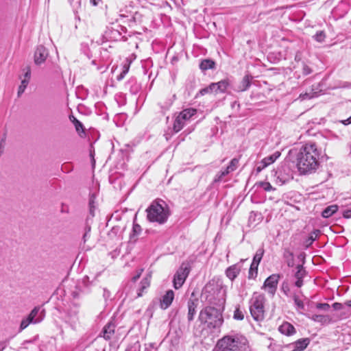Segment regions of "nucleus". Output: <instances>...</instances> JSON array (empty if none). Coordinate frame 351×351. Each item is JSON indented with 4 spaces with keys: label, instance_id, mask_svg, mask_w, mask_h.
<instances>
[{
    "label": "nucleus",
    "instance_id": "63",
    "mask_svg": "<svg viewBox=\"0 0 351 351\" xmlns=\"http://www.w3.org/2000/svg\"><path fill=\"white\" fill-rule=\"evenodd\" d=\"M289 176L288 174L287 178H280V180H282V182H285L286 180L289 179Z\"/></svg>",
    "mask_w": 351,
    "mask_h": 351
},
{
    "label": "nucleus",
    "instance_id": "47",
    "mask_svg": "<svg viewBox=\"0 0 351 351\" xmlns=\"http://www.w3.org/2000/svg\"><path fill=\"white\" fill-rule=\"evenodd\" d=\"M282 328H285V329H291V330L295 329L294 327L292 325H291L290 324H288V323H287L285 325L280 326L278 328V329H282Z\"/></svg>",
    "mask_w": 351,
    "mask_h": 351
},
{
    "label": "nucleus",
    "instance_id": "3",
    "mask_svg": "<svg viewBox=\"0 0 351 351\" xmlns=\"http://www.w3.org/2000/svg\"><path fill=\"white\" fill-rule=\"evenodd\" d=\"M146 212L149 221L159 224L165 223L170 215L169 206L162 200L154 201L146 209Z\"/></svg>",
    "mask_w": 351,
    "mask_h": 351
},
{
    "label": "nucleus",
    "instance_id": "60",
    "mask_svg": "<svg viewBox=\"0 0 351 351\" xmlns=\"http://www.w3.org/2000/svg\"><path fill=\"white\" fill-rule=\"evenodd\" d=\"M89 231H90V228L88 229V232L84 233V234L83 236V239H84V242L86 241V238H87L88 235Z\"/></svg>",
    "mask_w": 351,
    "mask_h": 351
},
{
    "label": "nucleus",
    "instance_id": "11",
    "mask_svg": "<svg viewBox=\"0 0 351 351\" xmlns=\"http://www.w3.org/2000/svg\"><path fill=\"white\" fill-rule=\"evenodd\" d=\"M174 292L169 289L162 296L160 301V306L162 309H167L172 304L174 299Z\"/></svg>",
    "mask_w": 351,
    "mask_h": 351
},
{
    "label": "nucleus",
    "instance_id": "28",
    "mask_svg": "<svg viewBox=\"0 0 351 351\" xmlns=\"http://www.w3.org/2000/svg\"><path fill=\"white\" fill-rule=\"evenodd\" d=\"M312 319L315 322H321V323L326 322L328 320V317L327 316L322 315H315L313 316Z\"/></svg>",
    "mask_w": 351,
    "mask_h": 351
},
{
    "label": "nucleus",
    "instance_id": "53",
    "mask_svg": "<svg viewBox=\"0 0 351 351\" xmlns=\"http://www.w3.org/2000/svg\"><path fill=\"white\" fill-rule=\"evenodd\" d=\"M256 276H255L254 270H249V275L248 278H254Z\"/></svg>",
    "mask_w": 351,
    "mask_h": 351
},
{
    "label": "nucleus",
    "instance_id": "38",
    "mask_svg": "<svg viewBox=\"0 0 351 351\" xmlns=\"http://www.w3.org/2000/svg\"><path fill=\"white\" fill-rule=\"evenodd\" d=\"M346 306L344 303H339V302H335L332 304V307L335 310H341Z\"/></svg>",
    "mask_w": 351,
    "mask_h": 351
},
{
    "label": "nucleus",
    "instance_id": "44",
    "mask_svg": "<svg viewBox=\"0 0 351 351\" xmlns=\"http://www.w3.org/2000/svg\"><path fill=\"white\" fill-rule=\"evenodd\" d=\"M302 100L311 99L313 97V95H311L310 93H304V94H300L299 97Z\"/></svg>",
    "mask_w": 351,
    "mask_h": 351
},
{
    "label": "nucleus",
    "instance_id": "54",
    "mask_svg": "<svg viewBox=\"0 0 351 351\" xmlns=\"http://www.w3.org/2000/svg\"><path fill=\"white\" fill-rule=\"evenodd\" d=\"M30 74H31L30 69H28V70L25 73V79L29 80V77H30Z\"/></svg>",
    "mask_w": 351,
    "mask_h": 351
},
{
    "label": "nucleus",
    "instance_id": "31",
    "mask_svg": "<svg viewBox=\"0 0 351 351\" xmlns=\"http://www.w3.org/2000/svg\"><path fill=\"white\" fill-rule=\"evenodd\" d=\"M244 317L243 312L239 308H236L234 312V318L238 320H242Z\"/></svg>",
    "mask_w": 351,
    "mask_h": 351
},
{
    "label": "nucleus",
    "instance_id": "45",
    "mask_svg": "<svg viewBox=\"0 0 351 351\" xmlns=\"http://www.w3.org/2000/svg\"><path fill=\"white\" fill-rule=\"evenodd\" d=\"M103 296L106 300L110 297V292L106 288L103 289Z\"/></svg>",
    "mask_w": 351,
    "mask_h": 351
},
{
    "label": "nucleus",
    "instance_id": "59",
    "mask_svg": "<svg viewBox=\"0 0 351 351\" xmlns=\"http://www.w3.org/2000/svg\"><path fill=\"white\" fill-rule=\"evenodd\" d=\"M140 276H141V272L139 274H138L137 275H136L135 276H134L132 280L134 281H136L140 278Z\"/></svg>",
    "mask_w": 351,
    "mask_h": 351
},
{
    "label": "nucleus",
    "instance_id": "49",
    "mask_svg": "<svg viewBox=\"0 0 351 351\" xmlns=\"http://www.w3.org/2000/svg\"><path fill=\"white\" fill-rule=\"evenodd\" d=\"M199 93L202 95H206L207 93H210V90L208 89V86L204 88L201 89L200 91H199Z\"/></svg>",
    "mask_w": 351,
    "mask_h": 351
},
{
    "label": "nucleus",
    "instance_id": "33",
    "mask_svg": "<svg viewBox=\"0 0 351 351\" xmlns=\"http://www.w3.org/2000/svg\"><path fill=\"white\" fill-rule=\"evenodd\" d=\"M316 307H317V308H318L319 310L326 311L329 310L330 305L327 303H317L316 304Z\"/></svg>",
    "mask_w": 351,
    "mask_h": 351
},
{
    "label": "nucleus",
    "instance_id": "1",
    "mask_svg": "<svg viewBox=\"0 0 351 351\" xmlns=\"http://www.w3.org/2000/svg\"><path fill=\"white\" fill-rule=\"evenodd\" d=\"M202 298L209 306L200 311L199 320L210 329L220 328L223 322L221 312L226 302V291L219 285L209 282L204 287Z\"/></svg>",
    "mask_w": 351,
    "mask_h": 351
},
{
    "label": "nucleus",
    "instance_id": "17",
    "mask_svg": "<svg viewBox=\"0 0 351 351\" xmlns=\"http://www.w3.org/2000/svg\"><path fill=\"white\" fill-rule=\"evenodd\" d=\"M338 210L337 205H331L326 207L322 213V216L324 218H328L335 213Z\"/></svg>",
    "mask_w": 351,
    "mask_h": 351
},
{
    "label": "nucleus",
    "instance_id": "41",
    "mask_svg": "<svg viewBox=\"0 0 351 351\" xmlns=\"http://www.w3.org/2000/svg\"><path fill=\"white\" fill-rule=\"evenodd\" d=\"M258 263H255L254 261H252L251 265H250V270H254V274H255V276L257 275V273H258Z\"/></svg>",
    "mask_w": 351,
    "mask_h": 351
},
{
    "label": "nucleus",
    "instance_id": "18",
    "mask_svg": "<svg viewBox=\"0 0 351 351\" xmlns=\"http://www.w3.org/2000/svg\"><path fill=\"white\" fill-rule=\"evenodd\" d=\"M215 62L210 59H205L200 63L199 67L202 70L206 71L208 69H212L215 67Z\"/></svg>",
    "mask_w": 351,
    "mask_h": 351
},
{
    "label": "nucleus",
    "instance_id": "46",
    "mask_svg": "<svg viewBox=\"0 0 351 351\" xmlns=\"http://www.w3.org/2000/svg\"><path fill=\"white\" fill-rule=\"evenodd\" d=\"M115 324L113 322V320H110L104 328V330L110 329L111 327H115Z\"/></svg>",
    "mask_w": 351,
    "mask_h": 351
},
{
    "label": "nucleus",
    "instance_id": "52",
    "mask_svg": "<svg viewBox=\"0 0 351 351\" xmlns=\"http://www.w3.org/2000/svg\"><path fill=\"white\" fill-rule=\"evenodd\" d=\"M141 284H142V289H145L147 288V287H149V282L147 281V279H144L142 282H141Z\"/></svg>",
    "mask_w": 351,
    "mask_h": 351
},
{
    "label": "nucleus",
    "instance_id": "64",
    "mask_svg": "<svg viewBox=\"0 0 351 351\" xmlns=\"http://www.w3.org/2000/svg\"><path fill=\"white\" fill-rule=\"evenodd\" d=\"M276 173L278 174V178H280L281 176V169H278Z\"/></svg>",
    "mask_w": 351,
    "mask_h": 351
},
{
    "label": "nucleus",
    "instance_id": "23",
    "mask_svg": "<svg viewBox=\"0 0 351 351\" xmlns=\"http://www.w3.org/2000/svg\"><path fill=\"white\" fill-rule=\"evenodd\" d=\"M254 186L263 188L265 191H270L274 189L269 182L263 181L256 182Z\"/></svg>",
    "mask_w": 351,
    "mask_h": 351
},
{
    "label": "nucleus",
    "instance_id": "61",
    "mask_svg": "<svg viewBox=\"0 0 351 351\" xmlns=\"http://www.w3.org/2000/svg\"><path fill=\"white\" fill-rule=\"evenodd\" d=\"M94 203V201L93 199L91 198L89 201V205H90V210L92 209V208L93 207V204Z\"/></svg>",
    "mask_w": 351,
    "mask_h": 351
},
{
    "label": "nucleus",
    "instance_id": "13",
    "mask_svg": "<svg viewBox=\"0 0 351 351\" xmlns=\"http://www.w3.org/2000/svg\"><path fill=\"white\" fill-rule=\"evenodd\" d=\"M241 271V266L237 263L228 267L226 269V276L231 280L233 281L239 274Z\"/></svg>",
    "mask_w": 351,
    "mask_h": 351
},
{
    "label": "nucleus",
    "instance_id": "26",
    "mask_svg": "<svg viewBox=\"0 0 351 351\" xmlns=\"http://www.w3.org/2000/svg\"><path fill=\"white\" fill-rule=\"evenodd\" d=\"M313 38L317 42L322 43L325 40L326 34L323 31H319L313 36Z\"/></svg>",
    "mask_w": 351,
    "mask_h": 351
},
{
    "label": "nucleus",
    "instance_id": "35",
    "mask_svg": "<svg viewBox=\"0 0 351 351\" xmlns=\"http://www.w3.org/2000/svg\"><path fill=\"white\" fill-rule=\"evenodd\" d=\"M227 176V174L225 173V171L224 170L223 171H221L220 172H219L216 175V176L215 178V182H219V181H221L222 180V178L224 176Z\"/></svg>",
    "mask_w": 351,
    "mask_h": 351
},
{
    "label": "nucleus",
    "instance_id": "15",
    "mask_svg": "<svg viewBox=\"0 0 351 351\" xmlns=\"http://www.w3.org/2000/svg\"><path fill=\"white\" fill-rule=\"evenodd\" d=\"M252 77L249 75H246L243 77L240 85L238 86L237 91H245L249 88L251 85V80Z\"/></svg>",
    "mask_w": 351,
    "mask_h": 351
},
{
    "label": "nucleus",
    "instance_id": "55",
    "mask_svg": "<svg viewBox=\"0 0 351 351\" xmlns=\"http://www.w3.org/2000/svg\"><path fill=\"white\" fill-rule=\"evenodd\" d=\"M344 304L346 305V306L351 308V300H346L344 302Z\"/></svg>",
    "mask_w": 351,
    "mask_h": 351
},
{
    "label": "nucleus",
    "instance_id": "8",
    "mask_svg": "<svg viewBox=\"0 0 351 351\" xmlns=\"http://www.w3.org/2000/svg\"><path fill=\"white\" fill-rule=\"evenodd\" d=\"M310 339L308 338H303L298 341L284 346L281 351H304L308 344Z\"/></svg>",
    "mask_w": 351,
    "mask_h": 351
},
{
    "label": "nucleus",
    "instance_id": "34",
    "mask_svg": "<svg viewBox=\"0 0 351 351\" xmlns=\"http://www.w3.org/2000/svg\"><path fill=\"white\" fill-rule=\"evenodd\" d=\"M239 160L237 158H233L230 162V165L228 166V167H230L232 169V171H234L238 165Z\"/></svg>",
    "mask_w": 351,
    "mask_h": 351
},
{
    "label": "nucleus",
    "instance_id": "50",
    "mask_svg": "<svg viewBox=\"0 0 351 351\" xmlns=\"http://www.w3.org/2000/svg\"><path fill=\"white\" fill-rule=\"evenodd\" d=\"M341 123H343L345 125H348L351 123V116L348 118L347 119L341 120L340 121Z\"/></svg>",
    "mask_w": 351,
    "mask_h": 351
},
{
    "label": "nucleus",
    "instance_id": "2",
    "mask_svg": "<svg viewBox=\"0 0 351 351\" xmlns=\"http://www.w3.org/2000/svg\"><path fill=\"white\" fill-rule=\"evenodd\" d=\"M320 153L315 143L302 145L296 156V166L300 174L312 173L319 167Z\"/></svg>",
    "mask_w": 351,
    "mask_h": 351
},
{
    "label": "nucleus",
    "instance_id": "6",
    "mask_svg": "<svg viewBox=\"0 0 351 351\" xmlns=\"http://www.w3.org/2000/svg\"><path fill=\"white\" fill-rule=\"evenodd\" d=\"M45 317V311L40 306H35L21 322L19 329H25L30 324L40 323Z\"/></svg>",
    "mask_w": 351,
    "mask_h": 351
},
{
    "label": "nucleus",
    "instance_id": "27",
    "mask_svg": "<svg viewBox=\"0 0 351 351\" xmlns=\"http://www.w3.org/2000/svg\"><path fill=\"white\" fill-rule=\"evenodd\" d=\"M293 298V300H294V302H295V304L298 310H303L304 308V304L303 302L299 299L298 296L296 295H294Z\"/></svg>",
    "mask_w": 351,
    "mask_h": 351
},
{
    "label": "nucleus",
    "instance_id": "12",
    "mask_svg": "<svg viewBox=\"0 0 351 351\" xmlns=\"http://www.w3.org/2000/svg\"><path fill=\"white\" fill-rule=\"evenodd\" d=\"M199 303V300L197 298H190L187 302V319L189 322L192 321L194 318L195 315L197 312V307Z\"/></svg>",
    "mask_w": 351,
    "mask_h": 351
},
{
    "label": "nucleus",
    "instance_id": "43",
    "mask_svg": "<svg viewBox=\"0 0 351 351\" xmlns=\"http://www.w3.org/2000/svg\"><path fill=\"white\" fill-rule=\"evenodd\" d=\"M267 167V165H265V163H263V161L259 163V165L256 167V171L258 173L261 172L263 169H265Z\"/></svg>",
    "mask_w": 351,
    "mask_h": 351
},
{
    "label": "nucleus",
    "instance_id": "57",
    "mask_svg": "<svg viewBox=\"0 0 351 351\" xmlns=\"http://www.w3.org/2000/svg\"><path fill=\"white\" fill-rule=\"evenodd\" d=\"M100 1H101V0H90V3H91L93 5L96 6V5H98V3H99V2Z\"/></svg>",
    "mask_w": 351,
    "mask_h": 351
},
{
    "label": "nucleus",
    "instance_id": "62",
    "mask_svg": "<svg viewBox=\"0 0 351 351\" xmlns=\"http://www.w3.org/2000/svg\"><path fill=\"white\" fill-rule=\"evenodd\" d=\"M125 351H139V350L138 349H136V348H131L127 349Z\"/></svg>",
    "mask_w": 351,
    "mask_h": 351
},
{
    "label": "nucleus",
    "instance_id": "39",
    "mask_svg": "<svg viewBox=\"0 0 351 351\" xmlns=\"http://www.w3.org/2000/svg\"><path fill=\"white\" fill-rule=\"evenodd\" d=\"M208 89L210 90V93H218L216 83H211L208 86Z\"/></svg>",
    "mask_w": 351,
    "mask_h": 351
},
{
    "label": "nucleus",
    "instance_id": "58",
    "mask_svg": "<svg viewBox=\"0 0 351 351\" xmlns=\"http://www.w3.org/2000/svg\"><path fill=\"white\" fill-rule=\"evenodd\" d=\"M282 290L283 291L285 292V293L286 295H287V291H289V287L287 286L285 287L284 285L282 286Z\"/></svg>",
    "mask_w": 351,
    "mask_h": 351
},
{
    "label": "nucleus",
    "instance_id": "19",
    "mask_svg": "<svg viewBox=\"0 0 351 351\" xmlns=\"http://www.w3.org/2000/svg\"><path fill=\"white\" fill-rule=\"evenodd\" d=\"M185 124V121L181 119L180 115L178 114L176 118L173 123V130L176 132H178L180 131Z\"/></svg>",
    "mask_w": 351,
    "mask_h": 351
},
{
    "label": "nucleus",
    "instance_id": "56",
    "mask_svg": "<svg viewBox=\"0 0 351 351\" xmlns=\"http://www.w3.org/2000/svg\"><path fill=\"white\" fill-rule=\"evenodd\" d=\"M224 171H225V173H226L228 175V173H230V172L232 171V169L227 167Z\"/></svg>",
    "mask_w": 351,
    "mask_h": 351
},
{
    "label": "nucleus",
    "instance_id": "32",
    "mask_svg": "<svg viewBox=\"0 0 351 351\" xmlns=\"http://www.w3.org/2000/svg\"><path fill=\"white\" fill-rule=\"evenodd\" d=\"M102 333H103L102 337L105 339L109 340L111 339L112 336L114 335V330H103Z\"/></svg>",
    "mask_w": 351,
    "mask_h": 351
},
{
    "label": "nucleus",
    "instance_id": "37",
    "mask_svg": "<svg viewBox=\"0 0 351 351\" xmlns=\"http://www.w3.org/2000/svg\"><path fill=\"white\" fill-rule=\"evenodd\" d=\"M73 123H74V125H75V129L77 132H80V130H82L83 129V125H82V123L78 121L77 119H76L75 118H74V121H73Z\"/></svg>",
    "mask_w": 351,
    "mask_h": 351
},
{
    "label": "nucleus",
    "instance_id": "16",
    "mask_svg": "<svg viewBox=\"0 0 351 351\" xmlns=\"http://www.w3.org/2000/svg\"><path fill=\"white\" fill-rule=\"evenodd\" d=\"M196 112V110L194 108H187L180 112L179 115L186 122L195 115Z\"/></svg>",
    "mask_w": 351,
    "mask_h": 351
},
{
    "label": "nucleus",
    "instance_id": "5",
    "mask_svg": "<svg viewBox=\"0 0 351 351\" xmlns=\"http://www.w3.org/2000/svg\"><path fill=\"white\" fill-rule=\"evenodd\" d=\"M265 298L263 294L254 293L250 300V311L256 321H261L265 315Z\"/></svg>",
    "mask_w": 351,
    "mask_h": 351
},
{
    "label": "nucleus",
    "instance_id": "22",
    "mask_svg": "<svg viewBox=\"0 0 351 351\" xmlns=\"http://www.w3.org/2000/svg\"><path fill=\"white\" fill-rule=\"evenodd\" d=\"M280 156L279 152H276L274 154L266 157L262 160L263 163H265V165H267V167L270 164L273 163Z\"/></svg>",
    "mask_w": 351,
    "mask_h": 351
},
{
    "label": "nucleus",
    "instance_id": "36",
    "mask_svg": "<svg viewBox=\"0 0 351 351\" xmlns=\"http://www.w3.org/2000/svg\"><path fill=\"white\" fill-rule=\"evenodd\" d=\"M287 256L291 257L290 260H287V265L289 267H293L294 265L293 259V254L289 252H287V253L285 254V257H287Z\"/></svg>",
    "mask_w": 351,
    "mask_h": 351
},
{
    "label": "nucleus",
    "instance_id": "29",
    "mask_svg": "<svg viewBox=\"0 0 351 351\" xmlns=\"http://www.w3.org/2000/svg\"><path fill=\"white\" fill-rule=\"evenodd\" d=\"M319 234L320 230H315L312 232H311L308 239L310 241L311 244L317 239Z\"/></svg>",
    "mask_w": 351,
    "mask_h": 351
},
{
    "label": "nucleus",
    "instance_id": "4",
    "mask_svg": "<svg viewBox=\"0 0 351 351\" xmlns=\"http://www.w3.org/2000/svg\"><path fill=\"white\" fill-rule=\"evenodd\" d=\"M248 347V341L245 337L227 336L218 341L213 351H247Z\"/></svg>",
    "mask_w": 351,
    "mask_h": 351
},
{
    "label": "nucleus",
    "instance_id": "30",
    "mask_svg": "<svg viewBox=\"0 0 351 351\" xmlns=\"http://www.w3.org/2000/svg\"><path fill=\"white\" fill-rule=\"evenodd\" d=\"M141 232V227L138 224H134L131 238L138 235Z\"/></svg>",
    "mask_w": 351,
    "mask_h": 351
},
{
    "label": "nucleus",
    "instance_id": "7",
    "mask_svg": "<svg viewBox=\"0 0 351 351\" xmlns=\"http://www.w3.org/2000/svg\"><path fill=\"white\" fill-rule=\"evenodd\" d=\"M190 273V268L187 265L182 263L173 276V287L178 289L184 285Z\"/></svg>",
    "mask_w": 351,
    "mask_h": 351
},
{
    "label": "nucleus",
    "instance_id": "48",
    "mask_svg": "<svg viewBox=\"0 0 351 351\" xmlns=\"http://www.w3.org/2000/svg\"><path fill=\"white\" fill-rule=\"evenodd\" d=\"M281 332L287 336H291L292 335H293L295 332V330H280Z\"/></svg>",
    "mask_w": 351,
    "mask_h": 351
},
{
    "label": "nucleus",
    "instance_id": "20",
    "mask_svg": "<svg viewBox=\"0 0 351 351\" xmlns=\"http://www.w3.org/2000/svg\"><path fill=\"white\" fill-rule=\"evenodd\" d=\"M218 93H224L229 86L228 80H221L216 83Z\"/></svg>",
    "mask_w": 351,
    "mask_h": 351
},
{
    "label": "nucleus",
    "instance_id": "10",
    "mask_svg": "<svg viewBox=\"0 0 351 351\" xmlns=\"http://www.w3.org/2000/svg\"><path fill=\"white\" fill-rule=\"evenodd\" d=\"M49 56L48 50L43 45L37 47L34 52V62L39 65L43 64Z\"/></svg>",
    "mask_w": 351,
    "mask_h": 351
},
{
    "label": "nucleus",
    "instance_id": "14",
    "mask_svg": "<svg viewBox=\"0 0 351 351\" xmlns=\"http://www.w3.org/2000/svg\"><path fill=\"white\" fill-rule=\"evenodd\" d=\"M297 271L295 272L294 276L296 278V281L295 282V285L297 287H301L303 285V278L306 276V271L304 269L303 266L301 265H298L296 267Z\"/></svg>",
    "mask_w": 351,
    "mask_h": 351
},
{
    "label": "nucleus",
    "instance_id": "25",
    "mask_svg": "<svg viewBox=\"0 0 351 351\" xmlns=\"http://www.w3.org/2000/svg\"><path fill=\"white\" fill-rule=\"evenodd\" d=\"M28 84V80L24 79L21 81V85L19 86L18 90V97H20L24 93Z\"/></svg>",
    "mask_w": 351,
    "mask_h": 351
},
{
    "label": "nucleus",
    "instance_id": "21",
    "mask_svg": "<svg viewBox=\"0 0 351 351\" xmlns=\"http://www.w3.org/2000/svg\"><path fill=\"white\" fill-rule=\"evenodd\" d=\"M130 62L127 59L126 62L123 66V70L122 72L117 76V80L120 81L123 80L125 77V75L128 73L130 66Z\"/></svg>",
    "mask_w": 351,
    "mask_h": 351
},
{
    "label": "nucleus",
    "instance_id": "40",
    "mask_svg": "<svg viewBox=\"0 0 351 351\" xmlns=\"http://www.w3.org/2000/svg\"><path fill=\"white\" fill-rule=\"evenodd\" d=\"M311 72H312L311 69L306 64H304L303 69H302L303 74L306 75L311 73Z\"/></svg>",
    "mask_w": 351,
    "mask_h": 351
},
{
    "label": "nucleus",
    "instance_id": "9",
    "mask_svg": "<svg viewBox=\"0 0 351 351\" xmlns=\"http://www.w3.org/2000/svg\"><path fill=\"white\" fill-rule=\"evenodd\" d=\"M279 278L280 276L277 274H272L269 276L265 280L263 288L265 289L269 294L274 295L277 289Z\"/></svg>",
    "mask_w": 351,
    "mask_h": 351
},
{
    "label": "nucleus",
    "instance_id": "24",
    "mask_svg": "<svg viewBox=\"0 0 351 351\" xmlns=\"http://www.w3.org/2000/svg\"><path fill=\"white\" fill-rule=\"evenodd\" d=\"M263 254H264V250L263 248L258 249L256 251V252L253 258L252 261L259 264L263 258Z\"/></svg>",
    "mask_w": 351,
    "mask_h": 351
},
{
    "label": "nucleus",
    "instance_id": "51",
    "mask_svg": "<svg viewBox=\"0 0 351 351\" xmlns=\"http://www.w3.org/2000/svg\"><path fill=\"white\" fill-rule=\"evenodd\" d=\"M5 137L3 138L0 142V153L3 152L4 147H5Z\"/></svg>",
    "mask_w": 351,
    "mask_h": 351
},
{
    "label": "nucleus",
    "instance_id": "42",
    "mask_svg": "<svg viewBox=\"0 0 351 351\" xmlns=\"http://www.w3.org/2000/svg\"><path fill=\"white\" fill-rule=\"evenodd\" d=\"M342 215L344 218H351V208L344 210Z\"/></svg>",
    "mask_w": 351,
    "mask_h": 351
}]
</instances>
